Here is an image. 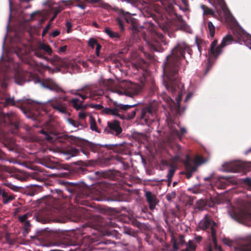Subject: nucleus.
I'll use <instances>...</instances> for the list:
<instances>
[{"label":"nucleus","instance_id":"obj_45","mask_svg":"<svg viewBox=\"0 0 251 251\" xmlns=\"http://www.w3.org/2000/svg\"><path fill=\"white\" fill-rule=\"evenodd\" d=\"M111 112V115L120 117L119 113V111L117 108H112Z\"/></svg>","mask_w":251,"mask_h":251},{"label":"nucleus","instance_id":"obj_10","mask_svg":"<svg viewBox=\"0 0 251 251\" xmlns=\"http://www.w3.org/2000/svg\"><path fill=\"white\" fill-rule=\"evenodd\" d=\"M211 4L217 10L218 16H221L218 12V7L220 9V11L223 14V16H233L228 8L225 0H216L217 2L212 1L211 0H208Z\"/></svg>","mask_w":251,"mask_h":251},{"label":"nucleus","instance_id":"obj_15","mask_svg":"<svg viewBox=\"0 0 251 251\" xmlns=\"http://www.w3.org/2000/svg\"><path fill=\"white\" fill-rule=\"evenodd\" d=\"M154 116L150 108H144L142 109L141 118L144 119L146 123L153 121Z\"/></svg>","mask_w":251,"mask_h":251},{"label":"nucleus","instance_id":"obj_62","mask_svg":"<svg viewBox=\"0 0 251 251\" xmlns=\"http://www.w3.org/2000/svg\"><path fill=\"white\" fill-rule=\"evenodd\" d=\"M78 63L80 65H81L84 67H87V63L84 61L81 60V61H79Z\"/></svg>","mask_w":251,"mask_h":251},{"label":"nucleus","instance_id":"obj_2","mask_svg":"<svg viewBox=\"0 0 251 251\" xmlns=\"http://www.w3.org/2000/svg\"><path fill=\"white\" fill-rule=\"evenodd\" d=\"M219 20H225L227 25L232 28L234 35L238 39L240 44H244L251 49V36L238 24L234 17H219Z\"/></svg>","mask_w":251,"mask_h":251},{"label":"nucleus","instance_id":"obj_28","mask_svg":"<svg viewBox=\"0 0 251 251\" xmlns=\"http://www.w3.org/2000/svg\"><path fill=\"white\" fill-rule=\"evenodd\" d=\"M18 101L21 102V103H20V104L21 105V109L22 110V111L23 112V113H25V111L24 110L23 108L25 107V104H32V103L33 102H35V101H34L31 99H23L22 100H19Z\"/></svg>","mask_w":251,"mask_h":251},{"label":"nucleus","instance_id":"obj_51","mask_svg":"<svg viewBox=\"0 0 251 251\" xmlns=\"http://www.w3.org/2000/svg\"><path fill=\"white\" fill-rule=\"evenodd\" d=\"M101 46L100 45H97V47L96 48L95 53L97 57L101 58V56L100 54L99 51L101 49Z\"/></svg>","mask_w":251,"mask_h":251},{"label":"nucleus","instance_id":"obj_26","mask_svg":"<svg viewBox=\"0 0 251 251\" xmlns=\"http://www.w3.org/2000/svg\"><path fill=\"white\" fill-rule=\"evenodd\" d=\"M139 103H135L131 105L129 104H123L122 103H118L117 102L115 103V105L118 107L120 109L123 110H127L131 107H134L137 105Z\"/></svg>","mask_w":251,"mask_h":251},{"label":"nucleus","instance_id":"obj_4","mask_svg":"<svg viewBox=\"0 0 251 251\" xmlns=\"http://www.w3.org/2000/svg\"><path fill=\"white\" fill-rule=\"evenodd\" d=\"M229 214L232 218L238 222L248 226H251V214L245 208H242L238 211H234L233 214Z\"/></svg>","mask_w":251,"mask_h":251},{"label":"nucleus","instance_id":"obj_38","mask_svg":"<svg viewBox=\"0 0 251 251\" xmlns=\"http://www.w3.org/2000/svg\"><path fill=\"white\" fill-rule=\"evenodd\" d=\"M88 45L93 49L95 47L96 48L97 47V45H100L98 43L97 41L94 38H90L89 40Z\"/></svg>","mask_w":251,"mask_h":251},{"label":"nucleus","instance_id":"obj_19","mask_svg":"<svg viewBox=\"0 0 251 251\" xmlns=\"http://www.w3.org/2000/svg\"><path fill=\"white\" fill-rule=\"evenodd\" d=\"M51 105L54 109H56L58 112L61 113H66V108L64 104L58 101L56 99L52 100Z\"/></svg>","mask_w":251,"mask_h":251},{"label":"nucleus","instance_id":"obj_23","mask_svg":"<svg viewBox=\"0 0 251 251\" xmlns=\"http://www.w3.org/2000/svg\"><path fill=\"white\" fill-rule=\"evenodd\" d=\"M79 112L78 113V119L79 120L81 121H85L87 116H89V115L91 114L90 113H89L85 111V109H81L79 110Z\"/></svg>","mask_w":251,"mask_h":251},{"label":"nucleus","instance_id":"obj_34","mask_svg":"<svg viewBox=\"0 0 251 251\" xmlns=\"http://www.w3.org/2000/svg\"><path fill=\"white\" fill-rule=\"evenodd\" d=\"M207 26L209 31L210 35L211 37H213L215 34V27L213 24L212 22L209 21L207 23Z\"/></svg>","mask_w":251,"mask_h":251},{"label":"nucleus","instance_id":"obj_29","mask_svg":"<svg viewBox=\"0 0 251 251\" xmlns=\"http://www.w3.org/2000/svg\"><path fill=\"white\" fill-rule=\"evenodd\" d=\"M68 123L75 128L79 129L83 127V125L79 121L74 120L69 118L67 119Z\"/></svg>","mask_w":251,"mask_h":251},{"label":"nucleus","instance_id":"obj_32","mask_svg":"<svg viewBox=\"0 0 251 251\" xmlns=\"http://www.w3.org/2000/svg\"><path fill=\"white\" fill-rule=\"evenodd\" d=\"M201 7L203 11L202 16H205L206 14H209L210 16H215L213 9L208 8L207 9H205L206 6L203 4H201Z\"/></svg>","mask_w":251,"mask_h":251},{"label":"nucleus","instance_id":"obj_24","mask_svg":"<svg viewBox=\"0 0 251 251\" xmlns=\"http://www.w3.org/2000/svg\"><path fill=\"white\" fill-rule=\"evenodd\" d=\"M44 87L49 90L53 91H55L57 93L63 92L65 93V91H64L60 87H59L56 84H52L50 86H44Z\"/></svg>","mask_w":251,"mask_h":251},{"label":"nucleus","instance_id":"obj_37","mask_svg":"<svg viewBox=\"0 0 251 251\" xmlns=\"http://www.w3.org/2000/svg\"><path fill=\"white\" fill-rule=\"evenodd\" d=\"M176 197V193L175 191H172L166 195V198L167 201L171 202L172 200L174 199Z\"/></svg>","mask_w":251,"mask_h":251},{"label":"nucleus","instance_id":"obj_17","mask_svg":"<svg viewBox=\"0 0 251 251\" xmlns=\"http://www.w3.org/2000/svg\"><path fill=\"white\" fill-rule=\"evenodd\" d=\"M222 46H217V41H214L212 42L210 47V54L215 57H217L222 52Z\"/></svg>","mask_w":251,"mask_h":251},{"label":"nucleus","instance_id":"obj_12","mask_svg":"<svg viewBox=\"0 0 251 251\" xmlns=\"http://www.w3.org/2000/svg\"><path fill=\"white\" fill-rule=\"evenodd\" d=\"M108 128V132L115 135H118L122 132V128L120 126V123L117 120H112L107 122Z\"/></svg>","mask_w":251,"mask_h":251},{"label":"nucleus","instance_id":"obj_60","mask_svg":"<svg viewBox=\"0 0 251 251\" xmlns=\"http://www.w3.org/2000/svg\"><path fill=\"white\" fill-rule=\"evenodd\" d=\"M76 6L83 10L85 8L86 5H85V4H76Z\"/></svg>","mask_w":251,"mask_h":251},{"label":"nucleus","instance_id":"obj_30","mask_svg":"<svg viewBox=\"0 0 251 251\" xmlns=\"http://www.w3.org/2000/svg\"><path fill=\"white\" fill-rule=\"evenodd\" d=\"M105 33L110 37L112 38H120V35L119 33L116 32L112 31L110 28H105Z\"/></svg>","mask_w":251,"mask_h":251},{"label":"nucleus","instance_id":"obj_39","mask_svg":"<svg viewBox=\"0 0 251 251\" xmlns=\"http://www.w3.org/2000/svg\"><path fill=\"white\" fill-rule=\"evenodd\" d=\"M204 163L203 159L200 156H197L194 160V163L196 166H199Z\"/></svg>","mask_w":251,"mask_h":251},{"label":"nucleus","instance_id":"obj_7","mask_svg":"<svg viewBox=\"0 0 251 251\" xmlns=\"http://www.w3.org/2000/svg\"><path fill=\"white\" fill-rule=\"evenodd\" d=\"M34 52L35 55L37 57L48 60V58L46 57L44 54L51 55L52 50L48 44L40 42L35 48Z\"/></svg>","mask_w":251,"mask_h":251},{"label":"nucleus","instance_id":"obj_9","mask_svg":"<svg viewBox=\"0 0 251 251\" xmlns=\"http://www.w3.org/2000/svg\"><path fill=\"white\" fill-rule=\"evenodd\" d=\"M224 171L230 173H239L244 169L245 164L241 162H225L223 164Z\"/></svg>","mask_w":251,"mask_h":251},{"label":"nucleus","instance_id":"obj_52","mask_svg":"<svg viewBox=\"0 0 251 251\" xmlns=\"http://www.w3.org/2000/svg\"><path fill=\"white\" fill-rule=\"evenodd\" d=\"M45 138L47 141L50 142H52L53 141L54 139L50 135L47 133L46 134H45Z\"/></svg>","mask_w":251,"mask_h":251},{"label":"nucleus","instance_id":"obj_57","mask_svg":"<svg viewBox=\"0 0 251 251\" xmlns=\"http://www.w3.org/2000/svg\"><path fill=\"white\" fill-rule=\"evenodd\" d=\"M91 107L97 109H101L103 107L101 104H93L91 105Z\"/></svg>","mask_w":251,"mask_h":251},{"label":"nucleus","instance_id":"obj_46","mask_svg":"<svg viewBox=\"0 0 251 251\" xmlns=\"http://www.w3.org/2000/svg\"><path fill=\"white\" fill-rule=\"evenodd\" d=\"M29 214L27 213L24 214L22 216L19 217V220L21 222H24L26 221V219L28 218Z\"/></svg>","mask_w":251,"mask_h":251},{"label":"nucleus","instance_id":"obj_1","mask_svg":"<svg viewBox=\"0 0 251 251\" xmlns=\"http://www.w3.org/2000/svg\"><path fill=\"white\" fill-rule=\"evenodd\" d=\"M189 48L185 43H178L172 50V55L167 56L163 64V72L167 75H174L176 72V67L179 65V60L184 57L185 51Z\"/></svg>","mask_w":251,"mask_h":251},{"label":"nucleus","instance_id":"obj_36","mask_svg":"<svg viewBox=\"0 0 251 251\" xmlns=\"http://www.w3.org/2000/svg\"><path fill=\"white\" fill-rule=\"evenodd\" d=\"M80 91L79 89L77 90H71L69 91V92L73 95H76L80 97L81 99L85 100L86 96L84 94H81L79 92Z\"/></svg>","mask_w":251,"mask_h":251},{"label":"nucleus","instance_id":"obj_18","mask_svg":"<svg viewBox=\"0 0 251 251\" xmlns=\"http://www.w3.org/2000/svg\"><path fill=\"white\" fill-rule=\"evenodd\" d=\"M181 17H176L177 23L176 25L182 29L187 32L191 33L192 30L189 25H188L185 21L181 20Z\"/></svg>","mask_w":251,"mask_h":251},{"label":"nucleus","instance_id":"obj_54","mask_svg":"<svg viewBox=\"0 0 251 251\" xmlns=\"http://www.w3.org/2000/svg\"><path fill=\"white\" fill-rule=\"evenodd\" d=\"M136 109L134 110L131 113L128 114V118L130 119H133L136 115Z\"/></svg>","mask_w":251,"mask_h":251},{"label":"nucleus","instance_id":"obj_6","mask_svg":"<svg viewBox=\"0 0 251 251\" xmlns=\"http://www.w3.org/2000/svg\"><path fill=\"white\" fill-rule=\"evenodd\" d=\"M121 87H124L125 95L133 97L139 94L140 86L130 81H124L120 84Z\"/></svg>","mask_w":251,"mask_h":251},{"label":"nucleus","instance_id":"obj_43","mask_svg":"<svg viewBox=\"0 0 251 251\" xmlns=\"http://www.w3.org/2000/svg\"><path fill=\"white\" fill-rule=\"evenodd\" d=\"M122 2H126L127 3L130 4L133 6H136V2L135 0H120Z\"/></svg>","mask_w":251,"mask_h":251},{"label":"nucleus","instance_id":"obj_64","mask_svg":"<svg viewBox=\"0 0 251 251\" xmlns=\"http://www.w3.org/2000/svg\"><path fill=\"white\" fill-rule=\"evenodd\" d=\"M181 97H182V95H180V94H179V95L177 96V97H176V101H177V104H178V105H179V102H180V100H181Z\"/></svg>","mask_w":251,"mask_h":251},{"label":"nucleus","instance_id":"obj_56","mask_svg":"<svg viewBox=\"0 0 251 251\" xmlns=\"http://www.w3.org/2000/svg\"><path fill=\"white\" fill-rule=\"evenodd\" d=\"M67 49V46H63L62 47H61L59 49V51L58 52H59V53L65 52L66 51Z\"/></svg>","mask_w":251,"mask_h":251},{"label":"nucleus","instance_id":"obj_14","mask_svg":"<svg viewBox=\"0 0 251 251\" xmlns=\"http://www.w3.org/2000/svg\"><path fill=\"white\" fill-rule=\"evenodd\" d=\"M186 160L185 162V165L186 169V176L187 178L189 179L192 176L193 172L197 170L196 166H193L190 163V158L189 156H186Z\"/></svg>","mask_w":251,"mask_h":251},{"label":"nucleus","instance_id":"obj_33","mask_svg":"<svg viewBox=\"0 0 251 251\" xmlns=\"http://www.w3.org/2000/svg\"><path fill=\"white\" fill-rule=\"evenodd\" d=\"M99 58H100L99 57H97V56L91 55L88 59V60L92 63L94 65H97L100 62H101V60H100Z\"/></svg>","mask_w":251,"mask_h":251},{"label":"nucleus","instance_id":"obj_41","mask_svg":"<svg viewBox=\"0 0 251 251\" xmlns=\"http://www.w3.org/2000/svg\"><path fill=\"white\" fill-rule=\"evenodd\" d=\"M174 173H175V170L173 168L170 169L169 170V172H168V173L167 175V178H168V180L169 182H171V181H172V179L173 176H174Z\"/></svg>","mask_w":251,"mask_h":251},{"label":"nucleus","instance_id":"obj_20","mask_svg":"<svg viewBox=\"0 0 251 251\" xmlns=\"http://www.w3.org/2000/svg\"><path fill=\"white\" fill-rule=\"evenodd\" d=\"M171 241L173 243L174 250L176 251L179 247L185 244L184 236L182 235H179L178 241H176L175 238H172Z\"/></svg>","mask_w":251,"mask_h":251},{"label":"nucleus","instance_id":"obj_11","mask_svg":"<svg viewBox=\"0 0 251 251\" xmlns=\"http://www.w3.org/2000/svg\"><path fill=\"white\" fill-rule=\"evenodd\" d=\"M235 251H251V235L241 240L238 246L234 247Z\"/></svg>","mask_w":251,"mask_h":251},{"label":"nucleus","instance_id":"obj_27","mask_svg":"<svg viewBox=\"0 0 251 251\" xmlns=\"http://www.w3.org/2000/svg\"><path fill=\"white\" fill-rule=\"evenodd\" d=\"M232 42V37L229 35L227 34L226 36H225L222 41L221 44V46L223 47L230 44Z\"/></svg>","mask_w":251,"mask_h":251},{"label":"nucleus","instance_id":"obj_13","mask_svg":"<svg viewBox=\"0 0 251 251\" xmlns=\"http://www.w3.org/2000/svg\"><path fill=\"white\" fill-rule=\"evenodd\" d=\"M145 196L149 203L150 209L151 210H154L159 202V200L156 195L150 191H146Z\"/></svg>","mask_w":251,"mask_h":251},{"label":"nucleus","instance_id":"obj_5","mask_svg":"<svg viewBox=\"0 0 251 251\" xmlns=\"http://www.w3.org/2000/svg\"><path fill=\"white\" fill-rule=\"evenodd\" d=\"M216 223L212 221L209 218L208 214L204 215V218L200 222L198 227L196 228L197 231L199 229L204 230L207 229L209 226H211V233L213 241L214 243L216 242V230L214 227L216 226Z\"/></svg>","mask_w":251,"mask_h":251},{"label":"nucleus","instance_id":"obj_53","mask_svg":"<svg viewBox=\"0 0 251 251\" xmlns=\"http://www.w3.org/2000/svg\"><path fill=\"white\" fill-rule=\"evenodd\" d=\"M60 34V31L58 30H56L50 33V35L52 37H55L59 35Z\"/></svg>","mask_w":251,"mask_h":251},{"label":"nucleus","instance_id":"obj_35","mask_svg":"<svg viewBox=\"0 0 251 251\" xmlns=\"http://www.w3.org/2000/svg\"><path fill=\"white\" fill-rule=\"evenodd\" d=\"M80 91L81 94H84L86 96V99L88 97V95L91 93V90L89 86H84L80 89H79Z\"/></svg>","mask_w":251,"mask_h":251},{"label":"nucleus","instance_id":"obj_61","mask_svg":"<svg viewBox=\"0 0 251 251\" xmlns=\"http://www.w3.org/2000/svg\"><path fill=\"white\" fill-rule=\"evenodd\" d=\"M171 132H172V134L173 135H177V136L179 135V131L176 129H175L174 130L173 129L171 131Z\"/></svg>","mask_w":251,"mask_h":251},{"label":"nucleus","instance_id":"obj_22","mask_svg":"<svg viewBox=\"0 0 251 251\" xmlns=\"http://www.w3.org/2000/svg\"><path fill=\"white\" fill-rule=\"evenodd\" d=\"M89 123L90 128L92 131H94L97 133H100V131L97 128L95 119L91 114L89 115Z\"/></svg>","mask_w":251,"mask_h":251},{"label":"nucleus","instance_id":"obj_31","mask_svg":"<svg viewBox=\"0 0 251 251\" xmlns=\"http://www.w3.org/2000/svg\"><path fill=\"white\" fill-rule=\"evenodd\" d=\"M9 12L8 16H13L12 14V5L11 0H9ZM39 11L37 10L36 11L32 12L30 13H22L21 15H18V16H35V14L38 12Z\"/></svg>","mask_w":251,"mask_h":251},{"label":"nucleus","instance_id":"obj_40","mask_svg":"<svg viewBox=\"0 0 251 251\" xmlns=\"http://www.w3.org/2000/svg\"><path fill=\"white\" fill-rule=\"evenodd\" d=\"M15 101L13 98H6L5 100V105H14Z\"/></svg>","mask_w":251,"mask_h":251},{"label":"nucleus","instance_id":"obj_48","mask_svg":"<svg viewBox=\"0 0 251 251\" xmlns=\"http://www.w3.org/2000/svg\"><path fill=\"white\" fill-rule=\"evenodd\" d=\"M122 89H116L113 92L115 93H117L119 95H125L124 87H121Z\"/></svg>","mask_w":251,"mask_h":251},{"label":"nucleus","instance_id":"obj_59","mask_svg":"<svg viewBox=\"0 0 251 251\" xmlns=\"http://www.w3.org/2000/svg\"><path fill=\"white\" fill-rule=\"evenodd\" d=\"M66 27L67 28V32L69 33L70 32V30L72 27V24L69 22H66Z\"/></svg>","mask_w":251,"mask_h":251},{"label":"nucleus","instance_id":"obj_44","mask_svg":"<svg viewBox=\"0 0 251 251\" xmlns=\"http://www.w3.org/2000/svg\"><path fill=\"white\" fill-rule=\"evenodd\" d=\"M6 185L11 190L14 191H17L20 188L19 187L17 186L16 185H13L11 183H7Z\"/></svg>","mask_w":251,"mask_h":251},{"label":"nucleus","instance_id":"obj_50","mask_svg":"<svg viewBox=\"0 0 251 251\" xmlns=\"http://www.w3.org/2000/svg\"><path fill=\"white\" fill-rule=\"evenodd\" d=\"M182 2L184 4V5L185 6V8H182L181 6H179V8L181 10H182L183 11H185L187 9V7L188 6V0H181Z\"/></svg>","mask_w":251,"mask_h":251},{"label":"nucleus","instance_id":"obj_55","mask_svg":"<svg viewBox=\"0 0 251 251\" xmlns=\"http://www.w3.org/2000/svg\"><path fill=\"white\" fill-rule=\"evenodd\" d=\"M71 151L72 152V156H76L78 153V150L75 148L72 149Z\"/></svg>","mask_w":251,"mask_h":251},{"label":"nucleus","instance_id":"obj_21","mask_svg":"<svg viewBox=\"0 0 251 251\" xmlns=\"http://www.w3.org/2000/svg\"><path fill=\"white\" fill-rule=\"evenodd\" d=\"M0 195L3 198V203L6 204L15 199L13 195H9L4 189H0Z\"/></svg>","mask_w":251,"mask_h":251},{"label":"nucleus","instance_id":"obj_63","mask_svg":"<svg viewBox=\"0 0 251 251\" xmlns=\"http://www.w3.org/2000/svg\"><path fill=\"white\" fill-rule=\"evenodd\" d=\"M201 239H202V237L201 236H200V235H198V236H196L195 237V240L198 242V243L200 242L201 241Z\"/></svg>","mask_w":251,"mask_h":251},{"label":"nucleus","instance_id":"obj_42","mask_svg":"<svg viewBox=\"0 0 251 251\" xmlns=\"http://www.w3.org/2000/svg\"><path fill=\"white\" fill-rule=\"evenodd\" d=\"M222 241L225 244L227 245L229 247L232 246L233 244V242L232 240L226 238H223Z\"/></svg>","mask_w":251,"mask_h":251},{"label":"nucleus","instance_id":"obj_58","mask_svg":"<svg viewBox=\"0 0 251 251\" xmlns=\"http://www.w3.org/2000/svg\"><path fill=\"white\" fill-rule=\"evenodd\" d=\"M30 226V225L29 222L28 221H25L24 224L25 229V230H27L29 228Z\"/></svg>","mask_w":251,"mask_h":251},{"label":"nucleus","instance_id":"obj_47","mask_svg":"<svg viewBox=\"0 0 251 251\" xmlns=\"http://www.w3.org/2000/svg\"><path fill=\"white\" fill-rule=\"evenodd\" d=\"M51 27V24L50 23H49L44 28L43 30V32H42V36H45L46 33L48 32L49 29Z\"/></svg>","mask_w":251,"mask_h":251},{"label":"nucleus","instance_id":"obj_25","mask_svg":"<svg viewBox=\"0 0 251 251\" xmlns=\"http://www.w3.org/2000/svg\"><path fill=\"white\" fill-rule=\"evenodd\" d=\"M197 245L193 241L189 240L188 242L186 243V249L182 251H195Z\"/></svg>","mask_w":251,"mask_h":251},{"label":"nucleus","instance_id":"obj_49","mask_svg":"<svg viewBox=\"0 0 251 251\" xmlns=\"http://www.w3.org/2000/svg\"><path fill=\"white\" fill-rule=\"evenodd\" d=\"M243 181L245 183L250 187H251V179L249 177H246L242 179Z\"/></svg>","mask_w":251,"mask_h":251},{"label":"nucleus","instance_id":"obj_3","mask_svg":"<svg viewBox=\"0 0 251 251\" xmlns=\"http://www.w3.org/2000/svg\"><path fill=\"white\" fill-rule=\"evenodd\" d=\"M42 5L45 7L42 10L43 13L39 16H57L63 9V7L57 3L52 1V0H45L42 2Z\"/></svg>","mask_w":251,"mask_h":251},{"label":"nucleus","instance_id":"obj_16","mask_svg":"<svg viewBox=\"0 0 251 251\" xmlns=\"http://www.w3.org/2000/svg\"><path fill=\"white\" fill-rule=\"evenodd\" d=\"M85 100H79L78 98H75L72 99L70 103L72 104L73 107L76 111H78L81 109H86L87 107L86 105L83 104V102Z\"/></svg>","mask_w":251,"mask_h":251},{"label":"nucleus","instance_id":"obj_8","mask_svg":"<svg viewBox=\"0 0 251 251\" xmlns=\"http://www.w3.org/2000/svg\"><path fill=\"white\" fill-rule=\"evenodd\" d=\"M116 21L119 25L121 30H124L125 22L131 25L132 28L134 29L142 27V25L138 23V21L133 17H118Z\"/></svg>","mask_w":251,"mask_h":251}]
</instances>
